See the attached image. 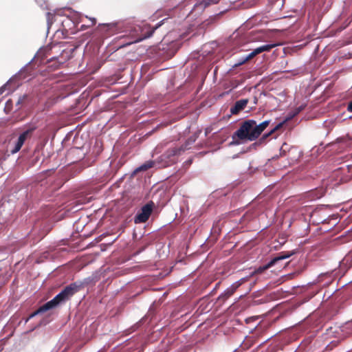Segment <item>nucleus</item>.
Wrapping results in <instances>:
<instances>
[{
  "label": "nucleus",
  "instance_id": "nucleus-1",
  "mask_svg": "<svg viewBox=\"0 0 352 352\" xmlns=\"http://www.w3.org/2000/svg\"><path fill=\"white\" fill-rule=\"evenodd\" d=\"M258 138L255 132V120L249 119L243 121L239 128L232 135V141L229 146H236L247 142H252Z\"/></svg>",
  "mask_w": 352,
  "mask_h": 352
},
{
  "label": "nucleus",
  "instance_id": "nucleus-2",
  "mask_svg": "<svg viewBox=\"0 0 352 352\" xmlns=\"http://www.w3.org/2000/svg\"><path fill=\"white\" fill-rule=\"evenodd\" d=\"M296 253V250H292L289 252H279L277 256L272 258L269 262H267L266 264L259 266L258 267L256 268L253 272H252L249 276H252L254 274H261L265 270L274 266L278 262L288 258L292 255L295 254Z\"/></svg>",
  "mask_w": 352,
  "mask_h": 352
},
{
  "label": "nucleus",
  "instance_id": "nucleus-3",
  "mask_svg": "<svg viewBox=\"0 0 352 352\" xmlns=\"http://www.w3.org/2000/svg\"><path fill=\"white\" fill-rule=\"evenodd\" d=\"M155 208V204L153 201H149L144 205L140 210L138 211L134 217V223L135 224L143 223L147 221Z\"/></svg>",
  "mask_w": 352,
  "mask_h": 352
},
{
  "label": "nucleus",
  "instance_id": "nucleus-4",
  "mask_svg": "<svg viewBox=\"0 0 352 352\" xmlns=\"http://www.w3.org/2000/svg\"><path fill=\"white\" fill-rule=\"evenodd\" d=\"M60 304H62L61 301L60 300L57 295H56L52 300L44 303L43 305L40 306L35 311L32 312L29 316V317L25 320V322H27L29 320L40 314L45 313L49 310L56 308Z\"/></svg>",
  "mask_w": 352,
  "mask_h": 352
},
{
  "label": "nucleus",
  "instance_id": "nucleus-5",
  "mask_svg": "<svg viewBox=\"0 0 352 352\" xmlns=\"http://www.w3.org/2000/svg\"><path fill=\"white\" fill-rule=\"evenodd\" d=\"M182 149L174 147L168 149L159 157L160 162H162V166H168L175 162V156L180 154Z\"/></svg>",
  "mask_w": 352,
  "mask_h": 352
},
{
  "label": "nucleus",
  "instance_id": "nucleus-6",
  "mask_svg": "<svg viewBox=\"0 0 352 352\" xmlns=\"http://www.w3.org/2000/svg\"><path fill=\"white\" fill-rule=\"evenodd\" d=\"M80 291L76 282L65 287L57 295L62 303L69 300L75 294Z\"/></svg>",
  "mask_w": 352,
  "mask_h": 352
},
{
  "label": "nucleus",
  "instance_id": "nucleus-7",
  "mask_svg": "<svg viewBox=\"0 0 352 352\" xmlns=\"http://www.w3.org/2000/svg\"><path fill=\"white\" fill-rule=\"evenodd\" d=\"M119 28L118 23H102L98 25V31L104 36H109L116 33Z\"/></svg>",
  "mask_w": 352,
  "mask_h": 352
},
{
  "label": "nucleus",
  "instance_id": "nucleus-8",
  "mask_svg": "<svg viewBox=\"0 0 352 352\" xmlns=\"http://www.w3.org/2000/svg\"><path fill=\"white\" fill-rule=\"evenodd\" d=\"M249 100L247 98L241 99L236 101L234 105L230 108V114L228 115V118H230L232 115H237L241 111L244 110Z\"/></svg>",
  "mask_w": 352,
  "mask_h": 352
},
{
  "label": "nucleus",
  "instance_id": "nucleus-9",
  "mask_svg": "<svg viewBox=\"0 0 352 352\" xmlns=\"http://www.w3.org/2000/svg\"><path fill=\"white\" fill-rule=\"evenodd\" d=\"M36 129L37 126L35 124L28 123L25 126L23 131L19 137L25 142L28 138L31 137Z\"/></svg>",
  "mask_w": 352,
  "mask_h": 352
},
{
  "label": "nucleus",
  "instance_id": "nucleus-10",
  "mask_svg": "<svg viewBox=\"0 0 352 352\" xmlns=\"http://www.w3.org/2000/svg\"><path fill=\"white\" fill-rule=\"evenodd\" d=\"M172 22H173V19H169V18H165V19L161 20L155 25V27L151 30H149L147 32L146 35H144L142 38H139L137 41H142L143 39L151 37L153 35V34L154 33L155 30H157L160 27L162 26L163 25L169 24V23H171Z\"/></svg>",
  "mask_w": 352,
  "mask_h": 352
},
{
  "label": "nucleus",
  "instance_id": "nucleus-11",
  "mask_svg": "<svg viewBox=\"0 0 352 352\" xmlns=\"http://www.w3.org/2000/svg\"><path fill=\"white\" fill-rule=\"evenodd\" d=\"M155 164V162L153 160H148L137 167L131 173V177H133L139 172L146 171L148 169L152 168Z\"/></svg>",
  "mask_w": 352,
  "mask_h": 352
},
{
  "label": "nucleus",
  "instance_id": "nucleus-12",
  "mask_svg": "<svg viewBox=\"0 0 352 352\" xmlns=\"http://www.w3.org/2000/svg\"><path fill=\"white\" fill-rule=\"evenodd\" d=\"M76 285H78L80 291L85 288L86 286L95 283V277L94 276H90L87 278H85L82 280H78L75 281Z\"/></svg>",
  "mask_w": 352,
  "mask_h": 352
},
{
  "label": "nucleus",
  "instance_id": "nucleus-13",
  "mask_svg": "<svg viewBox=\"0 0 352 352\" xmlns=\"http://www.w3.org/2000/svg\"><path fill=\"white\" fill-rule=\"evenodd\" d=\"M271 120H266L259 124H257L256 121L255 120V132L258 133V137L261 135L262 132L268 126Z\"/></svg>",
  "mask_w": 352,
  "mask_h": 352
},
{
  "label": "nucleus",
  "instance_id": "nucleus-14",
  "mask_svg": "<svg viewBox=\"0 0 352 352\" xmlns=\"http://www.w3.org/2000/svg\"><path fill=\"white\" fill-rule=\"evenodd\" d=\"M234 292L232 290V289L228 287L219 296L217 300L224 302L227 299H228Z\"/></svg>",
  "mask_w": 352,
  "mask_h": 352
},
{
  "label": "nucleus",
  "instance_id": "nucleus-15",
  "mask_svg": "<svg viewBox=\"0 0 352 352\" xmlns=\"http://www.w3.org/2000/svg\"><path fill=\"white\" fill-rule=\"evenodd\" d=\"M279 45L280 44L276 43H269V44H265V45H261L260 47H258L255 48V50H256L257 54H259L263 52H269L272 48H274Z\"/></svg>",
  "mask_w": 352,
  "mask_h": 352
},
{
  "label": "nucleus",
  "instance_id": "nucleus-16",
  "mask_svg": "<svg viewBox=\"0 0 352 352\" xmlns=\"http://www.w3.org/2000/svg\"><path fill=\"white\" fill-rule=\"evenodd\" d=\"M217 4L214 0H201L199 2L197 3L195 5V7L197 8H200L201 10H204L207 7L210 5Z\"/></svg>",
  "mask_w": 352,
  "mask_h": 352
},
{
  "label": "nucleus",
  "instance_id": "nucleus-17",
  "mask_svg": "<svg viewBox=\"0 0 352 352\" xmlns=\"http://www.w3.org/2000/svg\"><path fill=\"white\" fill-rule=\"evenodd\" d=\"M222 12H219L217 14H214V15H212L210 16H209L208 19H206L203 23H202V26L203 28H208V26H210V25L213 24L214 23L216 22L217 19H218L219 16L220 14H221Z\"/></svg>",
  "mask_w": 352,
  "mask_h": 352
},
{
  "label": "nucleus",
  "instance_id": "nucleus-18",
  "mask_svg": "<svg viewBox=\"0 0 352 352\" xmlns=\"http://www.w3.org/2000/svg\"><path fill=\"white\" fill-rule=\"evenodd\" d=\"M305 109V105L301 104L300 106L296 108L293 111L289 112L285 117L288 121L293 119L298 113H300Z\"/></svg>",
  "mask_w": 352,
  "mask_h": 352
},
{
  "label": "nucleus",
  "instance_id": "nucleus-19",
  "mask_svg": "<svg viewBox=\"0 0 352 352\" xmlns=\"http://www.w3.org/2000/svg\"><path fill=\"white\" fill-rule=\"evenodd\" d=\"M24 142H25L24 140H23L19 137H18V139H17L16 143L14 144L13 148L10 151V153L12 154H15L17 152H19L21 150V147L23 146Z\"/></svg>",
  "mask_w": 352,
  "mask_h": 352
},
{
  "label": "nucleus",
  "instance_id": "nucleus-20",
  "mask_svg": "<svg viewBox=\"0 0 352 352\" xmlns=\"http://www.w3.org/2000/svg\"><path fill=\"white\" fill-rule=\"evenodd\" d=\"M249 276H245L243 278H241L239 280L233 283L230 287L232 289V290L234 292L244 282L248 280Z\"/></svg>",
  "mask_w": 352,
  "mask_h": 352
},
{
  "label": "nucleus",
  "instance_id": "nucleus-21",
  "mask_svg": "<svg viewBox=\"0 0 352 352\" xmlns=\"http://www.w3.org/2000/svg\"><path fill=\"white\" fill-rule=\"evenodd\" d=\"M341 331L346 333V335H349L352 333V320L346 322L341 327Z\"/></svg>",
  "mask_w": 352,
  "mask_h": 352
},
{
  "label": "nucleus",
  "instance_id": "nucleus-22",
  "mask_svg": "<svg viewBox=\"0 0 352 352\" xmlns=\"http://www.w3.org/2000/svg\"><path fill=\"white\" fill-rule=\"evenodd\" d=\"M257 320H258V318L256 317V316H252V317L247 318L245 320L246 324L255 323L254 324V327L251 329V330L250 331V333L252 332V331L254 329H255L256 328V327L258 325L259 323L257 322Z\"/></svg>",
  "mask_w": 352,
  "mask_h": 352
},
{
  "label": "nucleus",
  "instance_id": "nucleus-23",
  "mask_svg": "<svg viewBox=\"0 0 352 352\" xmlns=\"http://www.w3.org/2000/svg\"><path fill=\"white\" fill-rule=\"evenodd\" d=\"M246 62H248V60H246V58L245 56H243L241 57H240L236 63H234L232 66V69H234V68H236V67H238L243 64H245Z\"/></svg>",
  "mask_w": 352,
  "mask_h": 352
},
{
  "label": "nucleus",
  "instance_id": "nucleus-24",
  "mask_svg": "<svg viewBox=\"0 0 352 352\" xmlns=\"http://www.w3.org/2000/svg\"><path fill=\"white\" fill-rule=\"evenodd\" d=\"M28 96L27 94H23L22 96H20L18 98V100L16 103V106L18 107L17 109H21V105L22 103L28 98Z\"/></svg>",
  "mask_w": 352,
  "mask_h": 352
},
{
  "label": "nucleus",
  "instance_id": "nucleus-25",
  "mask_svg": "<svg viewBox=\"0 0 352 352\" xmlns=\"http://www.w3.org/2000/svg\"><path fill=\"white\" fill-rule=\"evenodd\" d=\"M54 17V14L50 12L46 13L47 18V30H49L50 26L52 24V18Z\"/></svg>",
  "mask_w": 352,
  "mask_h": 352
},
{
  "label": "nucleus",
  "instance_id": "nucleus-26",
  "mask_svg": "<svg viewBox=\"0 0 352 352\" xmlns=\"http://www.w3.org/2000/svg\"><path fill=\"white\" fill-rule=\"evenodd\" d=\"M288 122V120H287L286 118H285V119L281 121L280 122L278 123L277 124H276V126L272 129V131H278V129H280V128L283 127V126L287 122Z\"/></svg>",
  "mask_w": 352,
  "mask_h": 352
},
{
  "label": "nucleus",
  "instance_id": "nucleus-27",
  "mask_svg": "<svg viewBox=\"0 0 352 352\" xmlns=\"http://www.w3.org/2000/svg\"><path fill=\"white\" fill-rule=\"evenodd\" d=\"M287 241V235L286 234H281L278 236V242L280 246L283 245Z\"/></svg>",
  "mask_w": 352,
  "mask_h": 352
},
{
  "label": "nucleus",
  "instance_id": "nucleus-28",
  "mask_svg": "<svg viewBox=\"0 0 352 352\" xmlns=\"http://www.w3.org/2000/svg\"><path fill=\"white\" fill-rule=\"evenodd\" d=\"M176 45V43H171L170 45H169V48L171 50L170 52L168 53V57H171L173 56L175 53L176 52L177 50L176 49H174L173 48L175 47Z\"/></svg>",
  "mask_w": 352,
  "mask_h": 352
},
{
  "label": "nucleus",
  "instance_id": "nucleus-29",
  "mask_svg": "<svg viewBox=\"0 0 352 352\" xmlns=\"http://www.w3.org/2000/svg\"><path fill=\"white\" fill-rule=\"evenodd\" d=\"M256 55H258L256 50H253V51H252L250 53H249L248 54L245 55V58H246V60L248 61L249 60L253 58L254 56H256Z\"/></svg>",
  "mask_w": 352,
  "mask_h": 352
},
{
  "label": "nucleus",
  "instance_id": "nucleus-30",
  "mask_svg": "<svg viewBox=\"0 0 352 352\" xmlns=\"http://www.w3.org/2000/svg\"><path fill=\"white\" fill-rule=\"evenodd\" d=\"M197 138V135H196V134H194L193 135L190 136V137L188 139V140H187V142H186V143H187V145H186V146H189V145H190V144H192L195 142V140H196Z\"/></svg>",
  "mask_w": 352,
  "mask_h": 352
},
{
  "label": "nucleus",
  "instance_id": "nucleus-31",
  "mask_svg": "<svg viewBox=\"0 0 352 352\" xmlns=\"http://www.w3.org/2000/svg\"><path fill=\"white\" fill-rule=\"evenodd\" d=\"M248 152H250V150H249V148H248V146H246V147H243V148H241V151H240L238 154L234 155L233 156V158H234V159H235V158L238 157L239 156V155H240V154H243V153H248Z\"/></svg>",
  "mask_w": 352,
  "mask_h": 352
},
{
  "label": "nucleus",
  "instance_id": "nucleus-32",
  "mask_svg": "<svg viewBox=\"0 0 352 352\" xmlns=\"http://www.w3.org/2000/svg\"><path fill=\"white\" fill-rule=\"evenodd\" d=\"M261 144V142L258 140L257 142H255L252 143V144H250L248 147L250 151H251L252 149H256V147L260 146Z\"/></svg>",
  "mask_w": 352,
  "mask_h": 352
},
{
  "label": "nucleus",
  "instance_id": "nucleus-33",
  "mask_svg": "<svg viewBox=\"0 0 352 352\" xmlns=\"http://www.w3.org/2000/svg\"><path fill=\"white\" fill-rule=\"evenodd\" d=\"M142 321H143V318L141 319L140 321H138L137 323H135V324H133L131 329H132L133 331H135L136 330H138L140 327L141 326L142 323Z\"/></svg>",
  "mask_w": 352,
  "mask_h": 352
},
{
  "label": "nucleus",
  "instance_id": "nucleus-34",
  "mask_svg": "<svg viewBox=\"0 0 352 352\" xmlns=\"http://www.w3.org/2000/svg\"><path fill=\"white\" fill-rule=\"evenodd\" d=\"M37 55V53L34 55V56L27 63L25 64L19 71V73L23 72V70H25V69L28 66L30 65L33 61L35 59L36 56Z\"/></svg>",
  "mask_w": 352,
  "mask_h": 352
},
{
  "label": "nucleus",
  "instance_id": "nucleus-35",
  "mask_svg": "<svg viewBox=\"0 0 352 352\" xmlns=\"http://www.w3.org/2000/svg\"><path fill=\"white\" fill-rule=\"evenodd\" d=\"M10 80H11V78L9 80H8L6 83H5L3 86H1L0 87V95H1L5 91L6 87Z\"/></svg>",
  "mask_w": 352,
  "mask_h": 352
},
{
  "label": "nucleus",
  "instance_id": "nucleus-36",
  "mask_svg": "<svg viewBox=\"0 0 352 352\" xmlns=\"http://www.w3.org/2000/svg\"><path fill=\"white\" fill-rule=\"evenodd\" d=\"M351 168H352V165H346L345 167H340L339 169L345 173L346 171L349 172Z\"/></svg>",
  "mask_w": 352,
  "mask_h": 352
},
{
  "label": "nucleus",
  "instance_id": "nucleus-37",
  "mask_svg": "<svg viewBox=\"0 0 352 352\" xmlns=\"http://www.w3.org/2000/svg\"><path fill=\"white\" fill-rule=\"evenodd\" d=\"M148 245V243H146V245H144L142 247L138 249V250L137 251L136 254H139L142 253V252H144L146 249Z\"/></svg>",
  "mask_w": 352,
  "mask_h": 352
},
{
  "label": "nucleus",
  "instance_id": "nucleus-38",
  "mask_svg": "<svg viewBox=\"0 0 352 352\" xmlns=\"http://www.w3.org/2000/svg\"><path fill=\"white\" fill-rule=\"evenodd\" d=\"M268 138V135L267 133H264L262 137L258 140L261 144L265 142V140Z\"/></svg>",
  "mask_w": 352,
  "mask_h": 352
},
{
  "label": "nucleus",
  "instance_id": "nucleus-39",
  "mask_svg": "<svg viewBox=\"0 0 352 352\" xmlns=\"http://www.w3.org/2000/svg\"><path fill=\"white\" fill-rule=\"evenodd\" d=\"M309 194H310V195H311L312 199H317L320 197V196L315 195V192H309Z\"/></svg>",
  "mask_w": 352,
  "mask_h": 352
},
{
  "label": "nucleus",
  "instance_id": "nucleus-40",
  "mask_svg": "<svg viewBox=\"0 0 352 352\" xmlns=\"http://www.w3.org/2000/svg\"><path fill=\"white\" fill-rule=\"evenodd\" d=\"M347 110L350 112H352V101L349 103Z\"/></svg>",
  "mask_w": 352,
  "mask_h": 352
},
{
  "label": "nucleus",
  "instance_id": "nucleus-41",
  "mask_svg": "<svg viewBox=\"0 0 352 352\" xmlns=\"http://www.w3.org/2000/svg\"><path fill=\"white\" fill-rule=\"evenodd\" d=\"M280 151L281 155H284L285 153V150H284L283 146L280 148Z\"/></svg>",
  "mask_w": 352,
  "mask_h": 352
},
{
  "label": "nucleus",
  "instance_id": "nucleus-42",
  "mask_svg": "<svg viewBox=\"0 0 352 352\" xmlns=\"http://www.w3.org/2000/svg\"><path fill=\"white\" fill-rule=\"evenodd\" d=\"M350 179H351V177L350 178H348V177L347 178H344H344L341 179V181L343 182H346Z\"/></svg>",
  "mask_w": 352,
  "mask_h": 352
},
{
  "label": "nucleus",
  "instance_id": "nucleus-43",
  "mask_svg": "<svg viewBox=\"0 0 352 352\" xmlns=\"http://www.w3.org/2000/svg\"><path fill=\"white\" fill-rule=\"evenodd\" d=\"M90 20L92 21V25L95 24L96 22V19L95 18H90Z\"/></svg>",
  "mask_w": 352,
  "mask_h": 352
},
{
  "label": "nucleus",
  "instance_id": "nucleus-44",
  "mask_svg": "<svg viewBox=\"0 0 352 352\" xmlns=\"http://www.w3.org/2000/svg\"><path fill=\"white\" fill-rule=\"evenodd\" d=\"M274 132H275V131H272V129L270 130V131H269L268 133H267V135H268V137H269L270 135H272V133H274Z\"/></svg>",
  "mask_w": 352,
  "mask_h": 352
},
{
  "label": "nucleus",
  "instance_id": "nucleus-45",
  "mask_svg": "<svg viewBox=\"0 0 352 352\" xmlns=\"http://www.w3.org/2000/svg\"><path fill=\"white\" fill-rule=\"evenodd\" d=\"M274 132H275V131H272V129L270 130V131H269L268 133H267V135H268V137H269L270 135H272V133H274Z\"/></svg>",
  "mask_w": 352,
  "mask_h": 352
},
{
  "label": "nucleus",
  "instance_id": "nucleus-46",
  "mask_svg": "<svg viewBox=\"0 0 352 352\" xmlns=\"http://www.w3.org/2000/svg\"><path fill=\"white\" fill-rule=\"evenodd\" d=\"M219 285H220V282L217 283L216 284V285H215L214 288V289H216L219 287Z\"/></svg>",
  "mask_w": 352,
  "mask_h": 352
},
{
  "label": "nucleus",
  "instance_id": "nucleus-47",
  "mask_svg": "<svg viewBox=\"0 0 352 352\" xmlns=\"http://www.w3.org/2000/svg\"><path fill=\"white\" fill-rule=\"evenodd\" d=\"M254 104H256V103H257V98H254Z\"/></svg>",
  "mask_w": 352,
  "mask_h": 352
},
{
  "label": "nucleus",
  "instance_id": "nucleus-48",
  "mask_svg": "<svg viewBox=\"0 0 352 352\" xmlns=\"http://www.w3.org/2000/svg\"><path fill=\"white\" fill-rule=\"evenodd\" d=\"M118 239V236L113 239V240L111 241V243H113L116 239Z\"/></svg>",
  "mask_w": 352,
  "mask_h": 352
},
{
  "label": "nucleus",
  "instance_id": "nucleus-49",
  "mask_svg": "<svg viewBox=\"0 0 352 352\" xmlns=\"http://www.w3.org/2000/svg\"><path fill=\"white\" fill-rule=\"evenodd\" d=\"M243 343H244V340H243L242 341V342L240 344L239 347H241V346L243 345Z\"/></svg>",
  "mask_w": 352,
  "mask_h": 352
},
{
  "label": "nucleus",
  "instance_id": "nucleus-50",
  "mask_svg": "<svg viewBox=\"0 0 352 352\" xmlns=\"http://www.w3.org/2000/svg\"><path fill=\"white\" fill-rule=\"evenodd\" d=\"M220 0H214L216 3H218Z\"/></svg>",
  "mask_w": 352,
  "mask_h": 352
},
{
  "label": "nucleus",
  "instance_id": "nucleus-51",
  "mask_svg": "<svg viewBox=\"0 0 352 352\" xmlns=\"http://www.w3.org/2000/svg\"><path fill=\"white\" fill-rule=\"evenodd\" d=\"M238 348L235 349L232 352H236L237 351Z\"/></svg>",
  "mask_w": 352,
  "mask_h": 352
},
{
  "label": "nucleus",
  "instance_id": "nucleus-52",
  "mask_svg": "<svg viewBox=\"0 0 352 352\" xmlns=\"http://www.w3.org/2000/svg\"><path fill=\"white\" fill-rule=\"evenodd\" d=\"M81 28H82V29H84V25H82Z\"/></svg>",
  "mask_w": 352,
  "mask_h": 352
}]
</instances>
